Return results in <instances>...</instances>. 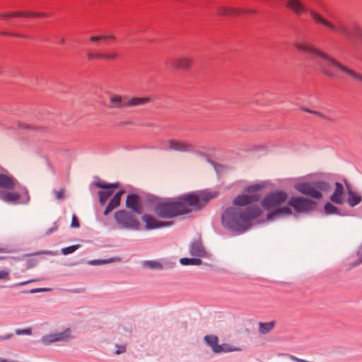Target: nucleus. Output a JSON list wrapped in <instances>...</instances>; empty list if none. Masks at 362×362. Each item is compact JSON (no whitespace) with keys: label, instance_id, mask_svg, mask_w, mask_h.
Wrapping results in <instances>:
<instances>
[{"label":"nucleus","instance_id":"1","mask_svg":"<svg viewBox=\"0 0 362 362\" xmlns=\"http://www.w3.org/2000/svg\"><path fill=\"white\" fill-rule=\"evenodd\" d=\"M263 187L262 184L248 185L245 189L247 194L238 195L233 199V206L226 209L221 216L222 224L226 228L243 232L250 228L251 221L262 214L259 206L250 205L259 200L261 194L258 191Z\"/></svg>","mask_w":362,"mask_h":362},{"label":"nucleus","instance_id":"2","mask_svg":"<svg viewBox=\"0 0 362 362\" xmlns=\"http://www.w3.org/2000/svg\"><path fill=\"white\" fill-rule=\"evenodd\" d=\"M216 197L210 193H189L182 195L175 201L159 202L155 206L154 211L157 216L170 218L177 216L187 214L192 211L193 209H199L209 199Z\"/></svg>","mask_w":362,"mask_h":362},{"label":"nucleus","instance_id":"3","mask_svg":"<svg viewBox=\"0 0 362 362\" xmlns=\"http://www.w3.org/2000/svg\"><path fill=\"white\" fill-rule=\"evenodd\" d=\"M293 46L300 52L308 53L320 59L317 61L319 70L325 76L331 78L335 77L334 73L329 69V66H332L355 81L362 83V74L342 64L334 57L317 48L311 43L307 41H297L293 43Z\"/></svg>","mask_w":362,"mask_h":362},{"label":"nucleus","instance_id":"4","mask_svg":"<svg viewBox=\"0 0 362 362\" xmlns=\"http://www.w3.org/2000/svg\"><path fill=\"white\" fill-rule=\"evenodd\" d=\"M0 189L4 191L0 192V199L8 204H19L21 198L20 189L23 192V199L22 204H27L30 201V196L25 188L21 187L18 180L8 174H0Z\"/></svg>","mask_w":362,"mask_h":362},{"label":"nucleus","instance_id":"5","mask_svg":"<svg viewBox=\"0 0 362 362\" xmlns=\"http://www.w3.org/2000/svg\"><path fill=\"white\" fill-rule=\"evenodd\" d=\"M288 199V194L284 191H276L267 195L262 202V206L269 211H274L268 214L267 219L271 220L273 216L281 214L291 215L292 211L289 206L280 207Z\"/></svg>","mask_w":362,"mask_h":362},{"label":"nucleus","instance_id":"6","mask_svg":"<svg viewBox=\"0 0 362 362\" xmlns=\"http://www.w3.org/2000/svg\"><path fill=\"white\" fill-rule=\"evenodd\" d=\"M295 188L300 193L310 196L312 198L320 199L322 197V192H328L330 185L325 181L313 182H300L295 185Z\"/></svg>","mask_w":362,"mask_h":362},{"label":"nucleus","instance_id":"7","mask_svg":"<svg viewBox=\"0 0 362 362\" xmlns=\"http://www.w3.org/2000/svg\"><path fill=\"white\" fill-rule=\"evenodd\" d=\"M115 218L117 223L122 228L132 230H138L139 228V221L132 214H129L126 211H118L115 214Z\"/></svg>","mask_w":362,"mask_h":362},{"label":"nucleus","instance_id":"8","mask_svg":"<svg viewBox=\"0 0 362 362\" xmlns=\"http://www.w3.org/2000/svg\"><path fill=\"white\" fill-rule=\"evenodd\" d=\"M288 205L292 206L298 213H305L310 211L315 202L303 197H293L288 200Z\"/></svg>","mask_w":362,"mask_h":362},{"label":"nucleus","instance_id":"9","mask_svg":"<svg viewBox=\"0 0 362 362\" xmlns=\"http://www.w3.org/2000/svg\"><path fill=\"white\" fill-rule=\"evenodd\" d=\"M95 185L103 189L98 192L99 201L102 205H104L107 199L113 194V189L119 187L117 182L107 184L102 181L95 182Z\"/></svg>","mask_w":362,"mask_h":362},{"label":"nucleus","instance_id":"10","mask_svg":"<svg viewBox=\"0 0 362 362\" xmlns=\"http://www.w3.org/2000/svg\"><path fill=\"white\" fill-rule=\"evenodd\" d=\"M71 337V329L67 328L61 332L49 334L43 336L41 339V341L43 344L48 345L57 341H68Z\"/></svg>","mask_w":362,"mask_h":362},{"label":"nucleus","instance_id":"11","mask_svg":"<svg viewBox=\"0 0 362 362\" xmlns=\"http://www.w3.org/2000/svg\"><path fill=\"white\" fill-rule=\"evenodd\" d=\"M310 14L315 23L321 24L334 32H341L346 37H350L349 32L345 28L337 29V27L315 11H310Z\"/></svg>","mask_w":362,"mask_h":362},{"label":"nucleus","instance_id":"12","mask_svg":"<svg viewBox=\"0 0 362 362\" xmlns=\"http://www.w3.org/2000/svg\"><path fill=\"white\" fill-rule=\"evenodd\" d=\"M168 149L178 152H192L194 150V146L191 143L184 141L170 140L168 141Z\"/></svg>","mask_w":362,"mask_h":362},{"label":"nucleus","instance_id":"13","mask_svg":"<svg viewBox=\"0 0 362 362\" xmlns=\"http://www.w3.org/2000/svg\"><path fill=\"white\" fill-rule=\"evenodd\" d=\"M204 340L209 345L212 350L215 353H220L221 351H239L240 349H228L226 346H221L218 344V337L216 336H209L206 335L204 337Z\"/></svg>","mask_w":362,"mask_h":362},{"label":"nucleus","instance_id":"14","mask_svg":"<svg viewBox=\"0 0 362 362\" xmlns=\"http://www.w3.org/2000/svg\"><path fill=\"white\" fill-rule=\"evenodd\" d=\"M189 251L192 256L199 259L204 257L206 255L200 238L196 239L191 243L189 247Z\"/></svg>","mask_w":362,"mask_h":362},{"label":"nucleus","instance_id":"15","mask_svg":"<svg viewBox=\"0 0 362 362\" xmlns=\"http://www.w3.org/2000/svg\"><path fill=\"white\" fill-rule=\"evenodd\" d=\"M330 200L339 205L344 204V187L340 182L335 183V189L332 194L330 196Z\"/></svg>","mask_w":362,"mask_h":362},{"label":"nucleus","instance_id":"16","mask_svg":"<svg viewBox=\"0 0 362 362\" xmlns=\"http://www.w3.org/2000/svg\"><path fill=\"white\" fill-rule=\"evenodd\" d=\"M142 221L145 223L147 229H156L171 225L170 222L157 221L149 215H144Z\"/></svg>","mask_w":362,"mask_h":362},{"label":"nucleus","instance_id":"17","mask_svg":"<svg viewBox=\"0 0 362 362\" xmlns=\"http://www.w3.org/2000/svg\"><path fill=\"white\" fill-rule=\"evenodd\" d=\"M89 40L91 42H93L95 45H100L101 42L107 44L108 42H115L116 36L113 33L99 34L91 35Z\"/></svg>","mask_w":362,"mask_h":362},{"label":"nucleus","instance_id":"18","mask_svg":"<svg viewBox=\"0 0 362 362\" xmlns=\"http://www.w3.org/2000/svg\"><path fill=\"white\" fill-rule=\"evenodd\" d=\"M124 193V190H120L114 195V197L110 199L108 205L107 206L104 211L105 216L108 215L112 210H114L115 209L117 208L119 206L121 198Z\"/></svg>","mask_w":362,"mask_h":362},{"label":"nucleus","instance_id":"19","mask_svg":"<svg viewBox=\"0 0 362 362\" xmlns=\"http://www.w3.org/2000/svg\"><path fill=\"white\" fill-rule=\"evenodd\" d=\"M139 205L140 199L138 196L134 194H129L127 196L126 200V206L127 208L131 209L136 214H140L141 210Z\"/></svg>","mask_w":362,"mask_h":362},{"label":"nucleus","instance_id":"20","mask_svg":"<svg viewBox=\"0 0 362 362\" xmlns=\"http://www.w3.org/2000/svg\"><path fill=\"white\" fill-rule=\"evenodd\" d=\"M126 101L127 98H124L119 95H112L110 98V108H126Z\"/></svg>","mask_w":362,"mask_h":362},{"label":"nucleus","instance_id":"21","mask_svg":"<svg viewBox=\"0 0 362 362\" xmlns=\"http://www.w3.org/2000/svg\"><path fill=\"white\" fill-rule=\"evenodd\" d=\"M151 100V98L148 97H133L130 98H127L126 106L127 107H136L139 106H142L147 104Z\"/></svg>","mask_w":362,"mask_h":362},{"label":"nucleus","instance_id":"22","mask_svg":"<svg viewBox=\"0 0 362 362\" xmlns=\"http://www.w3.org/2000/svg\"><path fill=\"white\" fill-rule=\"evenodd\" d=\"M192 64V59L189 57H181L173 62V66L178 69L187 70Z\"/></svg>","mask_w":362,"mask_h":362},{"label":"nucleus","instance_id":"23","mask_svg":"<svg viewBox=\"0 0 362 362\" xmlns=\"http://www.w3.org/2000/svg\"><path fill=\"white\" fill-rule=\"evenodd\" d=\"M346 202L349 206L354 207L361 203V197L357 192L348 187Z\"/></svg>","mask_w":362,"mask_h":362},{"label":"nucleus","instance_id":"24","mask_svg":"<svg viewBox=\"0 0 362 362\" xmlns=\"http://www.w3.org/2000/svg\"><path fill=\"white\" fill-rule=\"evenodd\" d=\"M240 13V11L235 8L227 6H218L216 8V14L218 16H235Z\"/></svg>","mask_w":362,"mask_h":362},{"label":"nucleus","instance_id":"25","mask_svg":"<svg viewBox=\"0 0 362 362\" xmlns=\"http://www.w3.org/2000/svg\"><path fill=\"white\" fill-rule=\"evenodd\" d=\"M274 327V322H259V332L262 334H267L271 332Z\"/></svg>","mask_w":362,"mask_h":362},{"label":"nucleus","instance_id":"26","mask_svg":"<svg viewBox=\"0 0 362 362\" xmlns=\"http://www.w3.org/2000/svg\"><path fill=\"white\" fill-rule=\"evenodd\" d=\"M180 263L182 264V265H197V266H199V265H201L202 264V260L197 257H194V258H187V257H184V258H181L180 259Z\"/></svg>","mask_w":362,"mask_h":362},{"label":"nucleus","instance_id":"27","mask_svg":"<svg viewBox=\"0 0 362 362\" xmlns=\"http://www.w3.org/2000/svg\"><path fill=\"white\" fill-rule=\"evenodd\" d=\"M325 212L327 215L339 214V209L332 203L327 202L324 206Z\"/></svg>","mask_w":362,"mask_h":362},{"label":"nucleus","instance_id":"28","mask_svg":"<svg viewBox=\"0 0 362 362\" xmlns=\"http://www.w3.org/2000/svg\"><path fill=\"white\" fill-rule=\"evenodd\" d=\"M119 261V258H110L108 259H95L88 262L90 265H100Z\"/></svg>","mask_w":362,"mask_h":362},{"label":"nucleus","instance_id":"29","mask_svg":"<svg viewBox=\"0 0 362 362\" xmlns=\"http://www.w3.org/2000/svg\"><path fill=\"white\" fill-rule=\"evenodd\" d=\"M144 265L151 269H162V264L158 261H146Z\"/></svg>","mask_w":362,"mask_h":362},{"label":"nucleus","instance_id":"30","mask_svg":"<svg viewBox=\"0 0 362 362\" xmlns=\"http://www.w3.org/2000/svg\"><path fill=\"white\" fill-rule=\"evenodd\" d=\"M21 13H17L16 11L13 12H1L0 13V18L4 21H7L11 18L18 17Z\"/></svg>","mask_w":362,"mask_h":362},{"label":"nucleus","instance_id":"31","mask_svg":"<svg viewBox=\"0 0 362 362\" xmlns=\"http://www.w3.org/2000/svg\"><path fill=\"white\" fill-rule=\"evenodd\" d=\"M79 247H80L79 245H74L69 246L67 247H64L61 250V252L64 255H67L71 254L74 252H75L77 249L79 248Z\"/></svg>","mask_w":362,"mask_h":362},{"label":"nucleus","instance_id":"32","mask_svg":"<svg viewBox=\"0 0 362 362\" xmlns=\"http://www.w3.org/2000/svg\"><path fill=\"white\" fill-rule=\"evenodd\" d=\"M354 33L356 40L362 43V28L358 25L354 26Z\"/></svg>","mask_w":362,"mask_h":362},{"label":"nucleus","instance_id":"33","mask_svg":"<svg viewBox=\"0 0 362 362\" xmlns=\"http://www.w3.org/2000/svg\"><path fill=\"white\" fill-rule=\"evenodd\" d=\"M313 115L329 122H332V123H334L335 122V119L332 118V117H328L327 115H325V114H323L322 112H318V111H315L313 112Z\"/></svg>","mask_w":362,"mask_h":362},{"label":"nucleus","instance_id":"34","mask_svg":"<svg viewBox=\"0 0 362 362\" xmlns=\"http://www.w3.org/2000/svg\"><path fill=\"white\" fill-rule=\"evenodd\" d=\"M118 54L115 52H109L107 54H103V59L106 60H115L117 59Z\"/></svg>","mask_w":362,"mask_h":362},{"label":"nucleus","instance_id":"35","mask_svg":"<svg viewBox=\"0 0 362 362\" xmlns=\"http://www.w3.org/2000/svg\"><path fill=\"white\" fill-rule=\"evenodd\" d=\"M16 334L17 335H30L32 334V329L31 328L18 329L16 330Z\"/></svg>","mask_w":362,"mask_h":362},{"label":"nucleus","instance_id":"36","mask_svg":"<svg viewBox=\"0 0 362 362\" xmlns=\"http://www.w3.org/2000/svg\"><path fill=\"white\" fill-rule=\"evenodd\" d=\"M49 288H34L32 290H30L28 291H23L25 293H41V292H47L49 291Z\"/></svg>","mask_w":362,"mask_h":362},{"label":"nucleus","instance_id":"37","mask_svg":"<svg viewBox=\"0 0 362 362\" xmlns=\"http://www.w3.org/2000/svg\"><path fill=\"white\" fill-rule=\"evenodd\" d=\"M87 57L89 59H103V54L102 53L88 52V53H87Z\"/></svg>","mask_w":362,"mask_h":362},{"label":"nucleus","instance_id":"38","mask_svg":"<svg viewBox=\"0 0 362 362\" xmlns=\"http://www.w3.org/2000/svg\"><path fill=\"white\" fill-rule=\"evenodd\" d=\"M71 226L74 228H78L80 226L79 221L75 214L72 216Z\"/></svg>","mask_w":362,"mask_h":362},{"label":"nucleus","instance_id":"39","mask_svg":"<svg viewBox=\"0 0 362 362\" xmlns=\"http://www.w3.org/2000/svg\"><path fill=\"white\" fill-rule=\"evenodd\" d=\"M357 256H358V262L354 263L353 266H356L358 264L362 262V243H361V245L360 246V247H359V249L358 250Z\"/></svg>","mask_w":362,"mask_h":362},{"label":"nucleus","instance_id":"40","mask_svg":"<svg viewBox=\"0 0 362 362\" xmlns=\"http://www.w3.org/2000/svg\"><path fill=\"white\" fill-rule=\"evenodd\" d=\"M58 224L57 223H54L52 227L49 228L46 233L45 235H49L52 233H54L58 230Z\"/></svg>","mask_w":362,"mask_h":362},{"label":"nucleus","instance_id":"41","mask_svg":"<svg viewBox=\"0 0 362 362\" xmlns=\"http://www.w3.org/2000/svg\"><path fill=\"white\" fill-rule=\"evenodd\" d=\"M56 198L57 199H62L64 197V189H62L58 192H54Z\"/></svg>","mask_w":362,"mask_h":362},{"label":"nucleus","instance_id":"42","mask_svg":"<svg viewBox=\"0 0 362 362\" xmlns=\"http://www.w3.org/2000/svg\"><path fill=\"white\" fill-rule=\"evenodd\" d=\"M9 277V273L6 271H0V279H8Z\"/></svg>","mask_w":362,"mask_h":362},{"label":"nucleus","instance_id":"43","mask_svg":"<svg viewBox=\"0 0 362 362\" xmlns=\"http://www.w3.org/2000/svg\"><path fill=\"white\" fill-rule=\"evenodd\" d=\"M47 14L45 13L40 12H31L30 17H45Z\"/></svg>","mask_w":362,"mask_h":362},{"label":"nucleus","instance_id":"44","mask_svg":"<svg viewBox=\"0 0 362 362\" xmlns=\"http://www.w3.org/2000/svg\"><path fill=\"white\" fill-rule=\"evenodd\" d=\"M289 358L291 361H296V362H310V361L305 360V359L298 358L296 356H292V355L289 356Z\"/></svg>","mask_w":362,"mask_h":362},{"label":"nucleus","instance_id":"45","mask_svg":"<svg viewBox=\"0 0 362 362\" xmlns=\"http://www.w3.org/2000/svg\"><path fill=\"white\" fill-rule=\"evenodd\" d=\"M35 281L36 280H35V279H31V280H28V281H22V282L18 283L16 284V286H23V285L28 284L29 283H31V282H33V281Z\"/></svg>","mask_w":362,"mask_h":362},{"label":"nucleus","instance_id":"46","mask_svg":"<svg viewBox=\"0 0 362 362\" xmlns=\"http://www.w3.org/2000/svg\"><path fill=\"white\" fill-rule=\"evenodd\" d=\"M17 13H21L18 17L23 16V17H30V12H21V11H16Z\"/></svg>","mask_w":362,"mask_h":362},{"label":"nucleus","instance_id":"47","mask_svg":"<svg viewBox=\"0 0 362 362\" xmlns=\"http://www.w3.org/2000/svg\"><path fill=\"white\" fill-rule=\"evenodd\" d=\"M125 349H126L125 346H120V347H119V348L116 351V354H121V353H123V352H124V351H125Z\"/></svg>","mask_w":362,"mask_h":362},{"label":"nucleus","instance_id":"48","mask_svg":"<svg viewBox=\"0 0 362 362\" xmlns=\"http://www.w3.org/2000/svg\"><path fill=\"white\" fill-rule=\"evenodd\" d=\"M302 110L305 112H308V113H310V114H313V112H315L314 110H310L308 108H302Z\"/></svg>","mask_w":362,"mask_h":362},{"label":"nucleus","instance_id":"49","mask_svg":"<svg viewBox=\"0 0 362 362\" xmlns=\"http://www.w3.org/2000/svg\"><path fill=\"white\" fill-rule=\"evenodd\" d=\"M0 252L1 253H6V252H7V250L5 248L0 247Z\"/></svg>","mask_w":362,"mask_h":362},{"label":"nucleus","instance_id":"50","mask_svg":"<svg viewBox=\"0 0 362 362\" xmlns=\"http://www.w3.org/2000/svg\"><path fill=\"white\" fill-rule=\"evenodd\" d=\"M40 254H46V255H50L51 254V252L50 251H43V252H40Z\"/></svg>","mask_w":362,"mask_h":362},{"label":"nucleus","instance_id":"51","mask_svg":"<svg viewBox=\"0 0 362 362\" xmlns=\"http://www.w3.org/2000/svg\"><path fill=\"white\" fill-rule=\"evenodd\" d=\"M1 35H9L8 33H4V32H2L1 33ZM11 35H13V36H18V35H14V34H10Z\"/></svg>","mask_w":362,"mask_h":362},{"label":"nucleus","instance_id":"52","mask_svg":"<svg viewBox=\"0 0 362 362\" xmlns=\"http://www.w3.org/2000/svg\"><path fill=\"white\" fill-rule=\"evenodd\" d=\"M24 128L30 129V127L28 125H26Z\"/></svg>","mask_w":362,"mask_h":362},{"label":"nucleus","instance_id":"53","mask_svg":"<svg viewBox=\"0 0 362 362\" xmlns=\"http://www.w3.org/2000/svg\"><path fill=\"white\" fill-rule=\"evenodd\" d=\"M64 39H62L61 40V43H64Z\"/></svg>","mask_w":362,"mask_h":362}]
</instances>
